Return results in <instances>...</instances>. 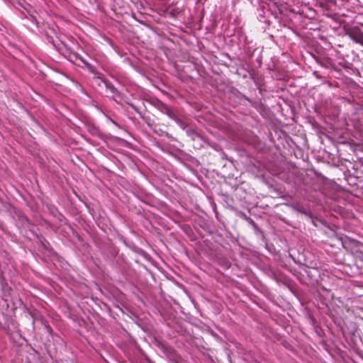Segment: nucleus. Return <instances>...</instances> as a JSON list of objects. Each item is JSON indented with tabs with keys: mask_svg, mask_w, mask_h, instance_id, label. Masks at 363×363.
I'll list each match as a JSON object with an SVG mask.
<instances>
[{
	"mask_svg": "<svg viewBox=\"0 0 363 363\" xmlns=\"http://www.w3.org/2000/svg\"><path fill=\"white\" fill-rule=\"evenodd\" d=\"M348 35L353 41L363 45V32L359 29L353 28L349 32Z\"/></svg>",
	"mask_w": 363,
	"mask_h": 363,
	"instance_id": "nucleus-1",
	"label": "nucleus"
}]
</instances>
